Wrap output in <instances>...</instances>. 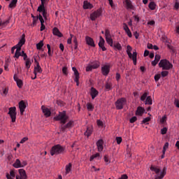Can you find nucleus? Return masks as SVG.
Segmentation results:
<instances>
[{
	"label": "nucleus",
	"mask_w": 179,
	"mask_h": 179,
	"mask_svg": "<svg viewBox=\"0 0 179 179\" xmlns=\"http://www.w3.org/2000/svg\"><path fill=\"white\" fill-rule=\"evenodd\" d=\"M69 118V117L66 115V111L65 110L59 112V115L54 117L55 121H60V124H62L60 126V130L62 132H66V129H69L73 127V121L72 120H70L66 124V121Z\"/></svg>",
	"instance_id": "1"
},
{
	"label": "nucleus",
	"mask_w": 179,
	"mask_h": 179,
	"mask_svg": "<svg viewBox=\"0 0 179 179\" xmlns=\"http://www.w3.org/2000/svg\"><path fill=\"white\" fill-rule=\"evenodd\" d=\"M150 170L155 172V179H163L164 178V176L167 174V168L166 167H164L162 171H161L159 167L151 166Z\"/></svg>",
	"instance_id": "2"
},
{
	"label": "nucleus",
	"mask_w": 179,
	"mask_h": 179,
	"mask_svg": "<svg viewBox=\"0 0 179 179\" xmlns=\"http://www.w3.org/2000/svg\"><path fill=\"white\" fill-rule=\"evenodd\" d=\"M65 152V148L62 147L61 145L57 144L54 145L50 150L51 156L55 155H61Z\"/></svg>",
	"instance_id": "3"
},
{
	"label": "nucleus",
	"mask_w": 179,
	"mask_h": 179,
	"mask_svg": "<svg viewBox=\"0 0 179 179\" xmlns=\"http://www.w3.org/2000/svg\"><path fill=\"white\" fill-rule=\"evenodd\" d=\"M159 66L162 68L163 71H170L173 68V64L169 62V60L164 59L160 60Z\"/></svg>",
	"instance_id": "4"
},
{
	"label": "nucleus",
	"mask_w": 179,
	"mask_h": 179,
	"mask_svg": "<svg viewBox=\"0 0 179 179\" xmlns=\"http://www.w3.org/2000/svg\"><path fill=\"white\" fill-rule=\"evenodd\" d=\"M116 110H122L127 106V98H120L115 102Z\"/></svg>",
	"instance_id": "5"
},
{
	"label": "nucleus",
	"mask_w": 179,
	"mask_h": 179,
	"mask_svg": "<svg viewBox=\"0 0 179 179\" xmlns=\"http://www.w3.org/2000/svg\"><path fill=\"white\" fill-rule=\"evenodd\" d=\"M101 13H103V11L101 8H99L92 14H90V19L92 21H94L97 19V17H100L101 16Z\"/></svg>",
	"instance_id": "6"
},
{
	"label": "nucleus",
	"mask_w": 179,
	"mask_h": 179,
	"mask_svg": "<svg viewBox=\"0 0 179 179\" xmlns=\"http://www.w3.org/2000/svg\"><path fill=\"white\" fill-rule=\"evenodd\" d=\"M8 114L11 118L12 122H15V121H16V107L10 108Z\"/></svg>",
	"instance_id": "7"
},
{
	"label": "nucleus",
	"mask_w": 179,
	"mask_h": 179,
	"mask_svg": "<svg viewBox=\"0 0 179 179\" xmlns=\"http://www.w3.org/2000/svg\"><path fill=\"white\" fill-rule=\"evenodd\" d=\"M19 176H16V179H27V174H26V171L24 169H21L18 170Z\"/></svg>",
	"instance_id": "8"
},
{
	"label": "nucleus",
	"mask_w": 179,
	"mask_h": 179,
	"mask_svg": "<svg viewBox=\"0 0 179 179\" xmlns=\"http://www.w3.org/2000/svg\"><path fill=\"white\" fill-rule=\"evenodd\" d=\"M24 43H26V39H24V34H23L21 40H20L18 43L14 47H16L17 50H20V51H22V47H23Z\"/></svg>",
	"instance_id": "9"
},
{
	"label": "nucleus",
	"mask_w": 179,
	"mask_h": 179,
	"mask_svg": "<svg viewBox=\"0 0 179 179\" xmlns=\"http://www.w3.org/2000/svg\"><path fill=\"white\" fill-rule=\"evenodd\" d=\"M41 72H43V69H41V66H40V64H38L36 66L34 67V73L35 75L34 78H31V79L33 80H34V79H36L37 78V73H41Z\"/></svg>",
	"instance_id": "10"
},
{
	"label": "nucleus",
	"mask_w": 179,
	"mask_h": 179,
	"mask_svg": "<svg viewBox=\"0 0 179 179\" xmlns=\"http://www.w3.org/2000/svg\"><path fill=\"white\" fill-rule=\"evenodd\" d=\"M106 43V41H104V38L103 36H99V42L98 43L99 48H101L102 51H107V48L104 46V43Z\"/></svg>",
	"instance_id": "11"
},
{
	"label": "nucleus",
	"mask_w": 179,
	"mask_h": 179,
	"mask_svg": "<svg viewBox=\"0 0 179 179\" xmlns=\"http://www.w3.org/2000/svg\"><path fill=\"white\" fill-rule=\"evenodd\" d=\"M101 72L103 76H107L110 73V66L104 65L101 67Z\"/></svg>",
	"instance_id": "12"
},
{
	"label": "nucleus",
	"mask_w": 179,
	"mask_h": 179,
	"mask_svg": "<svg viewBox=\"0 0 179 179\" xmlns=\"http://www.w3.org/2000/svg\"><path fill=\"white\" fill-rule=\"evenodd\" d=\"M19 108L21 115H23V113H24V110H26V103H24V101H20L19 102Z\"/></svg>",
	"instance_id": "13"
},
{
	"label": "nucleus",
	"mask_w": 179,
	"mask_h": 179,
	"mask_svg": "<svg viewBox=\"0 0 179 179\" xmlns=\"http://www.w3.org/2000/svg\"><path fill=\"white\" fill-rule=\"evenodd\" d=\"M41 110L45 115V117H48L51 116V110L48 108H45V106H42Z\"/></svg>",
	"instance_id": "14"
},
{
	"label": "nucleus",
	"mask_w": 179,
	"mask_h": 179,
	"mask_svg": "<svg viewBox=\"0 0 179 179\" xmlns=\"http://www.w3.org/2000/svg\"><path fill=\"white\" fill-rule=\"evenodd\" d=\"M85 41L87 45H90V47H96V44H94V41L90 36L85 37Z\"/></svg>",
	"instance_id": "15"
},
{
	"label": "nucleus",
	"mask_w": 179,
	"mask_h": 179,
	"mask_svg": "<svg viewBox=\"0 0 179 179\" xmlns=\"http://www.w3.org/2000/svg\"><path fill=\"white\" fill-rule=\"evenodd\" d=\"M90 94H91L92 100H94V99H96V97H97V96H99V91H97V90H96V88L92 87L91 88Z\"/></svg>",
	"instance_id": "16"
},
{
	"label": "nucleus",
	"mask_w": 179,
	"mask_h": 179,
	"mask_svg": "<svg viewBox=\"0 0 179 179\" xmlns=\"http://www.w3.org/2000/svg\"><path fill=\"white\" fill-rule=\"evenodd\" d=\"M103 145H104V141H103L102 139H100L96 142V146L99 152H103V149H104Z\"/></svg>",
	"instance_id": "17"
},
{
	"label": "nucleus",
	"mask_w": 179,
	"mask_h": 179,
	"mask_svg": "<svg viewBox=\"0 0 179 179\" xmlns=\"http://www.w3.org/2000/svg\"><path fill=\"white\" fill-rule=\"evenodd\" d=\"M123 29L125 33L127 34L128 37L131 38V37H132V32H131V30L129 29V27H128V25L127 24H123Z\"/></svg>",
	"instance_id": "18"
},
{
	"label": "nucleus",
	"mask_w": 179,
	"mask_h": 179,
	"mask_svg": "<svg viewBox=\"0 0 179 179\" xmlns=\"http://www.w3.org/2000/svg\"><path fill=\"white\" fill-rule=\"evenodd\" d=\"M16 170H11L10 171V174L9 173H6V177L7 179H15V177H16V174L15 172Z\"/></svg>",
	"instance_id": "19"
},
{
	"label": "nucleus",
	"mask_w": 179,
	"mask_h": 179,
	"mask_svg": "<svg viewBox=\"0 0 179 179\" xmlns=\"http://www.w3.org/2000/svg\"><path fill=\"white\" fill-rule=\"evenodd\" d=\"M144 113L145 108H142L141 106H138L136 111V115H139L140 117H141V115H143Z\"/></svg>",
	"instance_id": "20"
},
{
	"label": "nucleus",
	"mask_w": 179,
	"mask_h": 179,
	"mask_svg": "<svg viewBox=\"0 0 179 179\" xmlns=\"http://www.w3.org/2000/svg\"><path fill=\"white\" fill-rule=\"evenodd\" d=\"M83 8V9H92L93 8V4L87 1H84Z\"/></svg>",
	"instance_id": "21"
},
{
	"label": "nucleus",
	"mask_w": 179,
	"mask_h": 179,
	"mask_svg": "<svg viewBox=\"0 0 179 179\" xmlns=\"http://www.w3.org/2000/svg\"><path fill=\"white\" fill-rule=\"evenodd\" d=\"M92 134H93V127H88L85 132V136L89 138Z\"/></svg>",
	"instance_id": "22"
},
{
	"label": "nucleus",
	"mask_w": 179,
	"mask_h": 179,
	"mask_svg": "<svg viewBox=\"0 0 179 179\" xmlns=\"http://www.w3.org/2000/svg\"><path fill=\"white\" fill-rule=\"evenodd\" d=\"M13 167H15V169H20L21 167H23V166H22V162H20V159H17L15 162V163L13 164Z\"/></svg>",
	"instance_id": "23"
},
{
	"label": "nucleus",
	"mask_w": 179,
	"mask_h": 179,
	"mask_svg": "<svg viewBox=\"0 0 179 179\" xmlns=\"http://www.w3.org/2000/svg\"><path fill=\"white\" fill-rule=\"evenodd\" d=\"M127 54L129 58H132L134 56V54H132V47H131L129 45L127 46Z\"/></svg>",
	"instance_id": "24"
},
{
	"label": "nucleus",
	"mask_w": 179,
	"mask_h": 179,
	"mask_svg": "<svg viewBox=\"0 0 179 179\" xmlns=\"http://www.w3.org/2000/svg\"><path fill=\"white\" fill-rule=\"evenodd\" d=\"M94 159H97V160H100L101 159V157H100V153L97 152L90 157V162H93Z\"/></svg>",
	"instance_id": "25"
},
{
	"label": "nucleus",
	"mask_w": 179,
	"mask_h": 179,
	"mask_svg": "<svg viewBox=\"0 0 179 179\" xmlns=\"http://www.w3.org/2000/svg\"><path fill=\"white\" fill-rule=\"evenodd\" d=\"M160 61V55H156L155 57V60L152 62V66H156L157 65V63Z\"/></svg>",
	"instance_id": "26"
},
{
	"label": "nucleus",
	"mask_w": 179,
	"mask_h": 179,
	"mask_svg": "<svg viewBox=\"0 0 179 179\" xmlns=\"http://www.w3.org/2000/svg\"><path fill=\"white\" fill-rule=\"evenodd\" d=\"M39 9H40V6L38 7V9H37L38 12H40V13L42 12V15L43 17L45 19H47V11L45 10V7L43 6V8L41 9V10Z\"/></svg>",
	"instance_id": "27"
},
{
	"label": "nucleus",
	"mask_w": 179,
	"mask_h": 179,
	"mask_svg": "<svg viewBox=\"0 0 179 179\" xmlns=\"http://www.w3.org/2000/svg\"><path fill=\"white\" fill-rule=\"evenodd\" d=\"M124 2L126 3L127 9H134V6L132 5L131 0H124Z\"/></svg>",
	"instance_id": "28"
},
{
	"label": "nucleus",
	"mask_w": 179,
	"mask_h": 179,
	"mask_svg": "<svg viewBox=\"0 0 179 179\" xmlns=\"http://www.w3.org/2000/svg\"><path fill=\"white\" fill-rule=\"evenodd\" d=\"M53 34L55 36H57V37H62V34H61V31H59V29L58 28L55 27L53 29Z\"/></svg>",
	"instance_id": "29"
},
{
	"label": "nucleus",
	"mask_w": 179,
	"mask_h": 179,
	"mask_svg": "<svg viewBox=\"0 0 179 179\" xmlns=\"http://www.w3.org/2000/svg\"><path fill=\"white\" fill-rule=\"evenodd\" d=\"M72 71H73L76 80H78V78H80L79 76V71H78V69H76V67H73Z\"/></svg>",
	"instance_id": "30"
},
{
	"label": "nucleus",
	"mask_w": 179,
	"mask_h": 179,
	"mask_svg": "<svg viewBox=\"0 0 179 179\" xmlns=\"http://www.w3.org/2000/svg\"><path fill=\"white\" fill-rule=\"evenodd\" d=\"M113 48L115 50H118V51H121V50H122V47L121 46V44L117 42H114Z\"/></svg>",
	"instance_id": "31"
},
{
	"label": "nucleus",
	"mask_w": 179,
	"mask_h": 179,
	"mask_svg": "<svg viewBox=\"0 0 179 179\" xmlns=\"http://www.w3.org/2000/svg\"><path fill=\"white\" fill-rule=\"evenodd\" d=\"M106 41L107 44L110 45V47L114 46V42L113 41V38H111V36L106 38Z\"/></svg>",
	"instance_id": "32"
},
{
	"label": "nucleus",
	"mask_w": 179,
	"mask_h": 179,
	"mask_svg": "<svg viewBox=\"0 0 179 179\" xmlns=\"http://www.w3.org/2000/svg\"><path fill=\"white\" fill-rule=\"evenodd\" d=\"M105 88L107 92H110V90H113V83L107 82L105 85Z\"/></svg>",
	"instance_id": "33"
},
{
	"label": "nucleus",
	"mask_w": 179,
	"mask_h": 179,
	"mask_svg": "<svg viewBox=\"0 0 179 179\" xmlns=\"http://www.w3.org/2000/svg\"><path fill=\"white\" fill-rule=\"evenodd\" d=\"M138 55V53L136 51L133 52V56H131V58L130 59H132L134 65H136V57Z\"/></svg>",
	"instance_id": "34"
},
{
	"label": "nucleus",
	"mask_w": 179,
	"mask_h": 179,
	"mask_svg": "<svg viewBox=\"0 0 179 179\" xmlns=\"http://www.w3.org/2000/svg\"><path fill=\"white\" fill-rule=\"evenodd\" d=\"M145 104L148 106H152V96H149L146 98L145 101Z\"/></svg>",
	"instance_id": "35"
},
{
	"label": "nucleus",
	"mask_w": 179,
	"mask_h": 179,
	"mask_svg": "<svg viewBox=\"0 0 179 179\" xmlns=\"http://www.w3.org/2000/svg\"><path fill=\"white\" fill-rule=\"evenodd\" d=\"M16 3H17V0H12V1L8 5V8H10L11 9L16 8Z\"/></svg>",
	"instance_id": "36"
},
{
	"label": "nucleus",
	"mask_w": 179,
	"mask_h": 179,
	"mask_svg": "<svg viewBox=\"0 0 179 179\" xmlns=\"http://www.w3.org/2000/svg\"><path fill=\"white\" fill-rule=\"evenodd\" d=\"M25 66L27 69H30V66H31V60L30 59H26Z\"/></svg>",
	"instance_id": "37"
},
{
	"label": "nucleus",
	"mask_w": 179,
	"mask_h": 179,
	"mask_svg": "<svg viewBox=\"0 0 179 179\" xmlns=\"http://www.w3.org/2000/svg\"><path fill=\"white\" fill-rule=\"evenodd\" d=\"M71 170H72V164L70 163L66 166V174H69Z\"/></svg>",
	"instance_id": "38"
},
{
	"label": "nucleus",
	"mask_w": 179,
	"mask_h": 179,
	"mask_svg": "<svg viewBox=\"0 0 179 179\" xmlns=\"http://www.w3.org/2000/svg\"><path fill=\"white\" fill-rule=\"evenodd\" d=\"M148 8H150L151 10H155L156 9V3L154 1H151L148 5Z\"/></svg>",
	"instance_id": "39"
},
{
	"label": "nucleus",
	"mask_w": 179,
	"mask_h": 179,
	"mask_svg": "<svg viewBox=\"0 0 179 179\" xmlns=\"http://www.w3.org/2000/svg\"><path fill=\"white\" fill-rule=\"evenodd\" d=\"M87 108L88 111H93V110H94V106L91 103H87Z\"/></svg>",
	"instance_id": "40"
},
{
	"label": "nucleus",
	"mask_w": 179,
	"mask_h": 179,
	"mask_svg": "<svg viewBox=\"0 0 179 179\" xmlns=\"http://www.w3.org/2000/svg\"><path fill=\"white\" fill-rule=\"evenodd\" d=\"M15 58H17V59L19 58V57H22V52H20V49H17L14 55Z\"/></svg>",
	"instance_id": "41"
},
{
	"label": "nucleus",
	"mask_w": 179,
	"mask_h": 179,
	"mask_svg": "<svg viewBox=\"0 0 179 179\" xmlns=\"http://www.w3.org/2000/svg\"><path fill=\"white\" fill-rule=\"evenodd\" d=\"M15 82H16L17 86V87H19V89H22V87H23V81L22 80L19 79Z\"/></svg>",
	"instance_id": "42"
},
{
	"label": "nucleus",
	"mask_w": 179,
	"mask_h": 179,
	"mask_svg": "<svg viewBox=\"0 0 179 179\" xmlns=\"http://www.w3.org/2000/svg\"><path fill=\"white\" fill-rule=\"evenodd\" d=\"M10 17H9V18L4 22L1 21L0 26H8V24H9V23H10Z\"/></svg>",
	"instance_id": "43"
},
{
	"label": "nucleus",
	"mask_w": 179,
	"mask_h": 179,
	"mask_svg": "<svg viewBox=\"0 0 179 179\" xmlns=\"http://www.w3.org/2000/svg\"><path fill=\"white\" fill-rule=\"evenodd\" d=\"M43 45H44V43H43V41H41L38 43L36 44L37 50H41Z\"/></svg>",
	"instance_id": "44"
},
{
	"label": "nucleus",
	"mask_w": 179,
	"mask_h": 179,
	"mask_svg": "<svg viewBox=\"0 0 179 179\" xmlns=\"http://www.w3.org/2000/svg\"><path fill=\"white\" fill-rule=\"evenodd\" d=\"M91 66H92V69H97L100 66V62H96Z\"/></svg>",
	"instance_id": "45"
},
{
	"label": "nucleus",
	"mask_w": 179,
	"mask_h": 179,
	"mask_svg": "<svg viewBox=\"0 0 179 179\" xmlns=\"http://www.w3.org/2000/svg\"><path fill=\"white\" fill-rule=\"evenodd\" d=\"M148 94H149L148 92H145L141 97V101H145L146 99H148Z\"/></svg>",
	"instance_id": "46"
},
{
	"label": "nucleus",
	"mask_w": 179,
	"mask_h": 179,
	"mask_svg": "<svg viewBox=\"0 0 179 179\" xmlns=\"http://www.w3.org/2000/svg\"><path fill=\"white\" fill-rule=\"evenodd\" d=\"M73 43H74V50L78 49V39L76 38V36L73 37Z\"/></svg>",
	"instance_id": "47"
},
{
	"label": "nucleus",
	"mask_w": 179,
	"mask_h": 179,
	"mask_svg": "<svg viewBox=\"0 0 179 179\" xmlns=\"http://www.w3.org/2000/svg\"><path fill=\"white\" fill-rule=\"evenodd\" d=\"M47 48H48V54L49 57H52V54L51 53V45L50 44L47 45Z\"/></svg>",
	"instance_id": "48"
},
{
	"label": "nucleus",
	"mask_w": 179,
	"mask_h": 179,
	"mask_svg": "<svg viewBox=\"0 0 179 179\" xmlns=\"http://www.w3.org/2000/svg\"><path fill=\"white\" fill-rule=\"evenodd\" d=\"M31 17L33 19V24H37V20H38V17H36L31 14Z\"/></svg>",
	"instance_id": "49"
},
{
	"label": "nucleus",
	"mask_w": 179,
	"mask_h": 179,
	"mask_svg": "<svg viewBox=\"0 0 179 179\" xmlns=\"http://www.w3.org/2000/svg\"><path fill=\"white\" fill-rule=\"evenodd\" d=\"M103 159H104V162L106 163V164H110V163H111L110 158H108V157L107 155H105Z\"/></svg>",
	"instance_id": "50"
},
{
	"label": "nucleus",
	"mask_w": 179,
	"mask_h": 179,
	"mask_svg": "<svg viewBox=\"0 0 179 179\" xmlns=\"http://www.w3.org/2000/svg\"><path fill=\"white\" fill-rule=\"evenodd\" d=\"M96 124L98 125V127H100L101 128H103V127H104V124L103 123V121L98 120L96 121Z\"/></svg>",
	"instance_id": "51"
},
{
	"label": "nucleus",
	"mask_w": 179,
	"mask_h": 179,
	"mask_svg": "<svg viewBox=\"0 0 179 179\" xmlns=\"http://www.w3.org/2000/svg\"><path fill=\"white\" fill-rule=\"evenodd\" d=\"M167 75H169V71H163L161 73V76L162 78H166V76H167Z\"/></svg>",
	"instance_id": "52"
},
{
	"label": "nucleus",
	"mask_w": 179,
	"mask_h": 179,
	"mask_svg": "<svg viewBox=\"0 0 179 179\" xmlns=\"http://www.w3.org/2000/svg\"><path fill=\"white\" fill-rule=\"evenodd\" d=\"M41 4L39 6V10H41L44 8L45 0H41Z\"/></svg>",
	"instance_id": "53"
},
{
	"label": "nucleus",
	"mask_w": 179,
	"mask_h": 179,
	"mask_svg": "<svg viewBox=\"0 0 179 179\" xmlns=\"http://www.w3.org/2000/svg\"><path fill=\"white\" fill-rule=\"evenodd\" d=\"M105 37L106 38L111 37V34L110 33V30L106 29V31H105Z\"/></svg>",
	"instance_id": "54"
},
{
	"label": "nucleus",
	"mask_w": 179,
	"mask_h": 179,
	"mask_svg": "<svg viewBox=\"0 0 179 179\" xmlns=\"http://www.w3.org/2000/svg\"><path fill=\"white\" fill-rule=\"evenodd\" d=\"M167 149H169V143H166L164 144L162 152H164V153H166V150H167Z\"/></svg>",
	"instance_id": "55"
},
{
	"label": "nucleus",
	"mask_w": 179,
	"mask_h": 179,
	"mask_svg": "<svg viewBox=\"0 0 179 179\" xmlns=\"http://www.w3.org/2000/svg\"><path fill=\"white\" fill-rule=\"evenodd\" d=\"M62 72H63L64 75L67 76L68 75V67H66V66L63 67Z\"/></svg>",
	"instance_id": "56"
},
{
	"label": "nucleus",
	"mask_w": 179,
	"mask_h": 179,
	"mask_svg": "<svg viewBox=\"0 0 179 179\" xmlns=\"http://www.w3.org/2000/svg\"><path fill=\"white\" fill-rule=\"evenodd\" d=\"M160 78H162L161 74H156L154 77V79H155V82H158V80L160 79Z\"/></svg>",
	"instance_id": "57"
},
{
	"label": "nucleus",
	"mask_w": 179,
	"mask_h": 179,
	"mask_svg": "<svg viewBox=\"0 0 179 179\" xmlns=\"http://www.w3.org/2000/svg\"><path fill=\"white\" fill-rule=\"evenodd\" d=\"M167 121V116L164 115L162 117V118L160 120V123L161 124H164Z\"/></svg>",
	"instance_id": "58"
},
{
	"label": "nucleus",
	"mask_w": 179,
	"mask_h": 179,
	"mask_svg": "<svg viewBox=\"0 0 179 179\" xmlns=\"http://www.w3.org/2000/svg\"><path fill=\"white\" fill-rule=\"evenodd\" d=\"M21 57H23L24 61H26V59H27V55L23 50L22 51Z\"/></svg>",
	"instance_id": "59"
},
{
	"label": "nucleus",
	"mask_w": 179,
	"mask_h": 179,
	"mask_svg": "<svg viewBox=\"0 0 179 179\" xmlns=\"http://www.w3.org/2000/svg\"><path fill=\"white\" fill-rule=\"evenodd\" d=\"M161 134L162 135H166V134H167V128L166 127H164L161 129Z\"/></svg>",
	"instance_id": "60"
},
{
	"label": "nucleus",
	"mask_w": 179,
	"mask_h": 179,
	"mask_svg": "<svg viewBox=\"0 0 179 179\" xmlns=\"http://www.w3.org/2000/svg\"><path fill=\"white\" fill-rule=\"evenodd\" d=\"M136 120H138V117H136V116H134L130 119V122L131 124H134V122H135L136 121Z\"/></svg>",
	"instance_id": "61"
},
{
	"label": "nucleus",
	"mask_w": 179,
	"mask_h": 179,
	"mask_svg": "<svg viewBox=\"0 0 179 179\" xmlns=\"http://www.w3.org/2000/svg\"><path fill=\"white\" fill-rule=\"evenodd\" d=\"M115 79L117 82H120V79H121V74L116 73Z\"/></svg>",
	"instance_id": "62"
},
{
	"label": "nucleus",
	"mask_w": 179,
	"mask_h": 179,
	"mask_svg": "<svg viewBox=\"0 0 179 179\" xmlns=\"http://www.w3.org/2000/svg\"><path fill=\"white\" fill-rule=\"evenodd\" d=\"M150 121V117H148L143 120L142 122L143 124H146V122H149Z\"/></svg>",
	"instance_id": "63"
},
{
	"label": "nucleus",
	"mask_w": 179,
	"mask_h": 179,
	"mask_svg": "<svg viewBox=\"0 0 179 179\" xmlns=\"http://www.w3.org/2000/svg\"><path fill=\"white\" fill-rule=\"evenodd\" d=\"M38 19L41 22V24H44V19L43 18V16H41V15H39Z\"/></svg>",
	"instance_id": "64"
}]
</instances>
